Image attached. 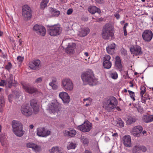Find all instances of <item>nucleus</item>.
Here are the masks:
<instances>
[{
	"label": "nucleus",
	"mask_w": 153,
	"mask_h": 153,
	"mask_svg": "<svg viewBox=\"0 0 153 153\" xmlns=\"http://www.w3.org/2000/svg\"><path fill=\"white\" fill-rule=\"evenodd\" d=\"M128 23H126L124 24L123 27V29H126V28L128 26Z\"/></svg>",
	"instance_id": "60"
},
{
	"label": "nucleus",
	"mask_w": 153,
	"mask_h": 153,
	"mask_svg": "<svg viewBox=\"0 0 153 153\" xmlns=\"http://www.w3.org/2000/svg\"><path fill=\"white\" fill-rule=\"evenodd\" d=\"M117 126L120 127H123L124 126V123L120 118H117L116 120Z\"/></svg>",
	"instance_id": "31"
},
{
	"label": "nucleus",
	"mask_w": 153,
	"mask_h": 153,
	"mask_svg": "<svg viewBox=\"0 0 153 153\" xmlns=\"http://www.w3.org/2000/svg\"><path fill=\"white\" fill-rule=\"evenodd\" d=\"M48 33L52 36L59 35L61 32L62 29L59 25L50 26L48 29Z\"/></svg>",
	"instance_id": "6"
},
{
	"label": "nucleus",
	"mask_w": 153,
	"mask_h": 153,
	"mask_svg": "<svg viewBox=\"0 0 153 153\" xmlns=\"http://www.w3.org/2000/svg\"><path fill=\"white\" fill-rule=\"evenodd\" d=\"M140 94L142 96L145 93L146 91V88L144 86H141L140 87Z\"/></svg>",
	"instance_id": "41"
},
{
	"label": "nucleus",
	"mask_w": 153,
	"mask_h": 153,
	"mask_svg": "<svg viewBox=\"0 0 153 153\" xmlns=\"http://www.w3.org/2000/svg\"><path fill=\"white\" fill-rule=\"evenodd\" d=\"M92 124L89 122H84L82 125L78 126L77 129L83 132L89 131L91 128Z\"/></svg>",
	"instance_id": "13"
},
{
	"label": "nucleus",
	"mask_w": 153,
	"mask_h": 153,
	"mask_svg": "<svg viewBox=\"0 0 153 153\" xmlns=\"http://www.w3.org/2000/svg\"><path fill=\"white\" fill-rule=\"evenodd\" d=\"M142 120L146 123H149L153 121V115H144L143 118Z\"/></svg>",
	"instance_id": "23"
},
{
	"label": "nucleus",
	"mask_w": 153,
	"mask_h": 153,
	"mask_svg": "<svg viewBox=\"0 0 153 153\" xmlns=\"http://www.w3.org/2000/svg\"><path fill=\"white\" fill-rule=\"evenodd\" d=\"M137 110L140 113L142 112L143 111L142 108H137Z\"/></svg>",
	"instance_id": "61"
},
{
	"label": "nucleus",
	"mask_w": 153,
	"mask_h": 153,
	"mask_svg": "<svg viewBox=\"0 0 153 153\" xmlns=\"http://www.w3.org/2000/svg\"><path fill=\"white\" fill-rule=\"evenodd\" d=\"M43 79L42 77H39L37 78L34 80V84H38L41 83Z\"/></svg>",
	"instance_id": "38"
},
{
	"label": "nucleus",
	"mask_w": 153,
	"mask_h": 153,
	"mask_svg": "<svg viewBox=\"0 0 153 153\" xmlns=\"http://www.w3.org/2000/svg\"><path fill=\"white\" fill-rule=\"evenodd\" d=\"M124 34L125 36H126L127 35V33L126 29H123Z\"/></svg>",
	"instance_id": "64"
},
{
	"label": "nucleus",
	"mask_w": 153,
	"mask_h": 153,
	"mask_svg": "<svg viewBox=\"0 0 153 153\" xmlns=\"http://www.w3.org/2000/svg\"><path fill=\"white\" fill-rule=\"evenodd\" d=\"M56 80H57V79L56 78H55V77L53 78L52 79L51 82H50L49 83V85H51L52 84H55Z\"/></svg>",
	"instance_id": "45"
},
{
	"label": "nucleus",
	"mask_w": 153,
	"mask_h": 153,
	"mask_svg": "<svg viewBox=\"0 0 153 153\" xmlns=\"http://www.w3.org/2000/svg\"><path fill=\"white\" fill-rule=\"evenodd\" d=\"M76 134V131L74 129L69 130V131H65L64 133L65 136L74 137Z\"/></svg>",
	"instance_id": "25"
},
{
	"label": "nucleus",
	"mask_w": 153,
	"mask_h": 153,
	"mask_svg": "<svg viewBox=\"0 0 153 153\" xmlns=\"http://www.w3.org/2000/svg\"><path fill=\"white\" fill-rule=\"evenodd\" d=\"M4 102V98L3 96H0V104H3Z\"/></svg>",
	"instance_id": "52"
},
{
	"label": "nucleus",
	"mask_w": 153,
	"mask_h": 153,
	"mask_svg": "<svg viewBox=\"0 0 153 153\" xmlns=\"http://www.w3.org/2000/svg\"><path fill=\"white\" fill-rule=\"evenodd\" d=\"M27 147L32 148L36 152L39 151L40 149L39 146L33 143H28L27 144Z\"/></svg>",
	"instance_id": "22"
},
{
	"label": "nucleus",
	"mask_w": 153,
	"mask_h": 153,
	"mask_svg": "<svg viewBox=\"0 0 153 153\" xmlns=\"http://www.w3.org/2000/svg\"><path fill=\"white\" fill-rule=\"evenodd\" d=\"M135 148H137V149L140 150H142V152H145L147 151V148L144 146H135Z\"/></svg>",
	"instance_id": "35"
},
{
	"label": "nucleus",
	"mask_w": 153,
	"mask_h": 153,
	"mask_svg": "<svg viewBox=\"0 0 153 153\" xmlns=\"http://www.w3.org/2000/svg\"><path fill=\"white\" fill-rule=\"evenodd\" d=\"M141 100L142 102L143 103H145L146 102V100L148 99H150V98L149 96H147V97H146L144 96H141Z\"/></svg>",
	"instance_id": "43"
},
{
	"label": "nucleus",
	"mask_w": 153,
	"mask_h": 153,
	"mask_svg": "<svg viewBox=\"0 0 153 153\" xmlns=\"http://www.w3.org/2000/svg\"><path fill=\"white\" fill-rule=\"evenodd\" d=\"M114 16L117 19H118L120 18V16L118 11L116 12L114 14Z\"/></svg>",
	"instance_id": "50"
},
{
	"label": "nucleus",
	"mask_w": 153,
	"mask_h": 153,
	"mask_svg": "<svg viewBox=\"0 0 153 153\" xmlns=\"http://www.w3.org/2000/svg\"><path fill=\"white\" fill-rule=\"evenodd\" d=\"M116 45L113 43L110 44L106 47V51L108 53L110 54H113L114 53L115 48Z\"/></svg>",
	"instance_id": "21"
},
{
	"label": "nucleus",
	"mask_w": 153,
	"mask_h": 153,
	"mask_svg": "<svg viewBox=\"0 0 153 153\" xmlns=\"http://www.w3.org/2000/svg\"><path fill=\"white\" fill-rule=\"evenodd\" d=\"M49 112L52 115L57 116L59 111V104L56 102L54 103L51 102L49 106Z\"/></svg>",
	"instance_id": "10"
},
{
	"label": "nucleus",
	"mask_w": 153,
	"mask_h": 153,
	"mask_svg": "<svg viewBox=\"0 0 153 153\" xmlns=\"http://www.w3.org/2000/svg\"><path fill=\"white\" fill-rule=\"evenodd\" d=\"M88 11L92 14H94L96 12L100 13V10L95 6H91L88 9Z\"/></svg>",
	"instance_id": "24"
},
{
	"label": "nucleus",
	"mask_w": 153,
	"mask_h": 153,
	"mask_svg": "<svg viewBox=\"0 0 153 153\" xmlns=\"http://www.w3.org/2000/svg\"><path fill=\"white\" fill-rule=\"evenodd\" d=\"M91 98L90 97H89L88 98L84 99L83 100L84 101H86L88 100L89 102V103H90L91 101Z\"/></svg>",
	"instance_id": "59"
},
{
	"label": "nucleus",
	"mask_w": 153,
	"mask_h": 153,
	"mask_svg": "<svg viewBox=\"0 0 153 153\" xmlns=\"http://www.w3.org/2000/svg\"><path fill=\"white\" fill-rule=\"evenodd\" d=\"M12 64L11 62H9L8 64L5 67V69L10 71L12 68Z\"/></svg>",
	"instance_id": "39"
},
{
	"label": "nucleus",
	"mask_w": 153,
	"mask_h": 153,
	"mask_svg": "<svg viewBox=\"0 0 153 153\" xmlns=\"http://www.w3.org/2000/svg\"><path fill=\"white\" fill-rule=\"evenodd\" d=\"M52 87L53 89L56 90L58 88V86L55 84L50 85Z\"/></svg>",
	"instance_id": "53"
},
{
	"label": "nucleus",
	"mask_w": 153,
	"mask_h": 153,
	"mask_svg": "<svg viewBox=\"0 0 153 153\" xmlns=\"http://www.w3.org/2000/svg\"><path fill=\"white\" fill-rule=\"evenodd\" d=\"M8 83V86L10 88L12 86L13 84V80H7Z\"/></svg>",
	"instance_id": "48"
},
{
	"label": "nucleus",
	"mask_w": 153,
	"mask_h": 153,
	"mask_svg": "<svg viewBox=\"0 0 153 153\" xmlns=\"http://www.w3.org/2000/svg\"><path fill=\"white\" fill-rule=\"evenodd\" d=\"M59 148L58 147H53L49 150L50 153H54L56 151H59Z\"/></svg>",
	"instance_id": "42"
},
{
	"label": "nucleus",
	"mask_w": 153,
	"mask_h": 153,
	"mask_svg": "<svg viewBox=\"0 0 153 153\" xmlns=\"http://www.w3.org/2000/svg\"><path fill=\"white\" fill-rule=\"evenodd\" d=\"M73 12V10L72 9H69L67 12V14L68 15H70Z\"/></svg>",
	"instance_id": "55"
},
{
	"label": "nucleus",
	"mask_w": 153,
	"mask_h": 153,
	"mask_svg": "<svg viewBox=\"0 0 153 153\" xmlns=\"http://www.w3.org/2000/svg\"><path fill=\"white\" fill-rule=\"evenodd\" d=\"M13 76L11 74H10L9 75V78L7 80H13Z\"/></svg>",
	"instance_id": "57"
},
{
	"label": "nucleus",
	"mask_w": 153,
	"mask_h": 153,
	"mask_svg": "<svg viewBox=\"0 0 153 153\" xmlns=\"http://www.w3.org/2000/svg\"><path fill=\"white\" fill-rule=\"evenodd\" d=\"M96 2L98 4H101L104 3V1L103 0H95Z\"/></svg>",
	"instance_id": "56"
},
{
	"label": "nucleus",
	"mask_w": 153,
	"mask_h": 153,
	"mask_svg": "<svg viewBox=\"0 0 153 153\" xmlns=\"http://www.w3.org/2000/svg\"><path fill=\"white\" fill-rule=\"evenodd\" d=\"M128 92L129 94L130 95L133 96V95L134 94V93L132 91H130V90H128Z\"/></svg>",
	"instance_id": "58"
},
{
	"label": "nucleus",
	"mask_w": 153,
	"mask_h": 153,
	"mask_svg": "<svg viewBox=\"0 0 153 153\" xmlns=\"http://www.w3.org/2000/svg\"><path fill=\"white\" fill-rule=\"evenodd\" d=\"M137 119L134 117L131 116L128 118L126 122L128 124H131L134 123Z\"/></svg>",
	"instance_id": "29"
},
{
	"label": "nucleus",
	"mask_w": 153,
	"mask_h": 153,
	"mask_svg": "<svg viewBox=\"0 0 153 153\" xmlns=\"http://www.w3.org/2000/svg\"><path fill=\"white\" fill-rule=\"evenodd\" d=\"M59 96H69L67 93L62 91L59 93Z\"/></svg>",
	"instance_id": "47"
},
{
	"label": "nucleus",
	"mask_w": 153,
	"mask_h": 153,
	"mask_svg": "<svg viewBox=\"0 0 153 153\" xmlns=\"http://www.w3.org/2000/svg\"><path fill=\"white\" fill-rule=\"evenodd\" d=\"M113 27L110 24H107L103 27L102 30V35L104 39H109L110 37L112 38L114 36Z\"/></svg>",
	"instance_id": "3"
},
{
	"label": "nucleus",
	"mask_w": 153,
	"mask_h": 153,
	"mask_svg": "<svg viewBox=\"0 0 153 153\" xmlns=\"http://www.w3.org/2000/svg\"><path fill=\"white\" fill-rule=\"evenodd\" d=\"M75 144L73 143H71L69 146L67 147V148L68 149H75Z\"/></svg>",
	"instance_id": "40"
},
{
	"label": "nucleus",
	"mask_w": 153,
	"mask_h": 153,
	"mask_svg": "<svg viewBox=\"0 0 153 153\" xmlns=\"http://www.w3.org/2000/svg\"><path fill=\"white\" fill-rule=\"evenodd\" d=\"M51 131L45 128H39L37 129V135L40 137H46L50 135Z\"/></svg>",
	"instance_id": "15"
},
{
	"label": "nucleus",
	"mask_w": 153,
	"mask_h": 153,
	"mask_svg": "<svg viewBox=\"0 0 153 153\" xmlns=\"http://www.w3.org/2000/svg\"><path fill=\"white\" fill-rule=\"evenodd\" d=\"M22 96H17L16 98H15V99L17 101L19 100V101H21L22 100Z\"/></svg>",
	"instance_id": "51"
},
{
	"label": "nucleus",
	"mask_w": 153,
	"mask_h": 153,
	"mask_svg": "<svg viewBox=\"0 0 153 153\" xmlns=\"http://www.w3.org/2000/svg\"><path fill=\"white\" fill-rule=\"evenodd\" d=\"M111 58V56L109 55H105L104 57L103 62H111L110 61Z\"/></svg>",
	"instance_id": "37"
},
{
	"label": "nucleus",
	"mask_w": 153,
	"mask_h": 153,
	"mask_svg": "<svg viewBox=\"0 0 153 153\" xmlns=\"http://www.w3.org/2000/svg\"><path fill=\"white\" fill-rule=\"evenodd\" d=\"M112 136L113 137H117L118 136V134L117 133H116L113 134Z\"/></svg>",
	"instance_id": "63"
},
{
	"label": "nucleus",
	"mask_w": 153,
	"mask_h": 153,
	"mask_svg": "<svg viewBox=\"0 0 153 153\" xmlns=\"http://www.w3.org/2000/svg\"><path fill=\"white\" fill-rule=\"evenodd\" d=\"M37 102V101L35 99L32 100L30 101V106L33 108V112L35 114H36L39 111Z\"/></svg>",
	"instance_id": "20"
},
{
	"label": "nucleus",
	"mask_w": 153,
	"mask_h": 153,
	"mask_svg": "<svg viewBox=\"0 0 153 153\" xmlns=\"http://www.w3.org/2000/svg\"><path fill=\"white\" fill-rule=\"evenodd\" d=\"M81 78L83 82H86L90 85H94L97 83V79L95 78L93 72L89 70L83 73Z\"/></svg>",
	"instance_id": "1"
},
{
	"label": "nucleus",
	"mask_w": 153,
	"mask_h": 153,
	"mask_svg": "<svg viewBox=\"0 0 153 153\" xmlns=\"http://www.w3.org/2000/svg\"><path fill=\"white\" fill-rule=\"evenodd\" d=\"M64 103H68L70 100V96H59Z\"/></svg>",
	"instance_id": "32"
},
{
	"label": "nucleus",
	"mask_w": 153,
	"mask_h": 153,
	"mask_svg": "<svg viewBox=\"0 0 153 153\" xmlns=\"http://www.w3.org/2000/svg\"><path fill=\"white\" fill-rule=\"evenodd\" d=\"M130 51L132 54L135 55L141 54L142 52L141 48L138 46L136 45L130 48Z\"/></svg>",
	"instance_id": "17"
},
{
	"label": "nucleus",
	"mask_w": 153,
	"mask_h": 153,
	"mask_svg": "<svg viewBox=\"0 0 153 153\" xmlns=\"http://www.w3.org/2000/svg\"><path fill=\"white\" fill-rule=\"evenodd\" d=\"M12 126L13 132L16 135L19 137L23 135L25 131L23 130V126L21 122L14 120L12 122Z\"/></svg>",
	"instance_id": "4"
},
{
	"label": "nucleus",
	"mask_w": 153,
	"mask_h": 153,
	"mask_svg": "<svg viewBox=\"0 0 153 153\" xmlns=\"http://www.w3.org/2000/svg\"><path fill=\"white\" fill-rule=\"evenodd\" d=\"M89 31L88 28L87 27L83 28L80 31L79 35L80 36H85L89 33Z\"/></svg>",
	"instance_id": "26"
},
{
	"label": "nucleus",
	"mask_w": 153,
	"mask_h": 153,
	"mask_svg": "<svg viewBox=\"0 0 153 153\" xmlns=\"http://www.w3.org/2000/svg\"><path fill=\"white\" fill-rule=\"evenodd\" d=\"M142 36L144 40L146 42H149L152 39L153 34L151 30H146L143 33Z\"/></svg>",
	"instance_id": "14"
},
{
	"label": "nucleus",
	"mask_w": 153,
	"mask_h": 153,
	"mask_svg": "<svg viewBox=\"0 0 153 153\" xmlns=\"http://www.w3.org/2000/svg\"><path fill=\"white\" fill-rule=\"evenodd\" d=\"M28 65L31 69L33 70H38L41 67V62L39 59H36L30 62Z\"/></svg>",
	"instance_id": "12"
},
{
	"label": "nucleus",
	"mask_w": 153,
	"mask_h": 153,
	"mask_svg": "<svg viewBox=\"0 0 153 153\" xmlns=\"http://www.w3.org/2000/svg\"><path fill=\"white\" fill-rule=\"evenodd\" d=\"M0 141L2 146L5 145L6 142V138L5 136L2 135L0 136Z\"/></svg>",
	"instance_id": "33"
},
{
	"label": "nucleus",
	"mask_w": 153,
	"mask_h": 153,
	"mask_svg": "<svg viewBox=\"0 0 153 153\" xmlns=\"http://www.w3.org/2000/svg\"><path fill=\"white\" fill-rule=\"evenodd\" d=\"M23 41L21 40V39H19V45L20 46H21L22 45V43Z\"/></svg>",
	"instance_id": "62"
},
{
	"label": "nucleus",
	"mask_w": 153,
	"mask_h": 153,
	"mask_svg": "<svg viewBox=\"0 0 153 153\" xmlns=\"http://www.w3.org/2000/svg\"><path fill=\"white\" fill-rule=\"evenodd\" d=\"M143 130V128L141 126H136L132 128L131 134L134 136L139 137L140 136Z\"/></svg>",
	"instance_id": "16"
},
{
	"label": "nucleus",
	"mask_w": 153,
	"mask_h": 153,
	"mask_svg": "<svg viewBox=\"0 0 153 153\" xmlns=\"http://www.w3.org/2000/svg\"><path fill=\"white\" fill-rule=\"evenodd\" d=\"M49 0H42L40 4V8L42 9H44L47 6Z\"/></svg>",
	"instance_id": "30"
},
{
	"label": "nucleus",
	"mask_w": 153,
	"mask_h": 153,
	"mask_svg": "<svg viewBox=\"0 0 153 153\" xmlns=\"http://www.w3.org/2000/svg\"><path fill=\"white\" fill-rule=\"evenodd\" d=\"M50 11L52 15L54 16H58L60 14V12L55 9L51 8L50 9Z\"/></svg>",
	"instance_id": "28"
},
{
	"label": "nucleus",
	"mask_w": 153,
	"mask_h": 153,
	"mask_svg": "<svg viewBox=\"0 0 153 153\" xmlns=\"http://www.w3.org/2000/svg\"><path fill=\"white\" fill-rule=\"evenodd\" d=\"M124 145L126 147H130L131 145V137L128 135L124 136L123 138Z\"/></svg>",
	"instance_id": "19"
},
{
	"label": "nucleus",
	"mask_w": 153,
	"mask_h": 153,
	"mask_svg": "<svg viewBox=\"0 0 153 153\" xmlns=\"http://www.w3.org/2000/svg\"><path fill=\"white\" fill-rule=\"evenodd\" d=\"M21 111L22 113L26 117H29L31 116L33 111L32 108H30L28 104H24L21 106Z\"/></svg>",
	"instance_id": "9"
},
{
	"label": "nucleus",
	"mask_w": 153,
	"mask_h": 153,
	"mask_svg": "<svg viewBox=\"0 0 153 153\" xmlns=\"http://www.w3.org/2000/svg\"><path fill=\"white\" fill-rule=\"evenodd\" d=\"M115 59V66L120 69H122V65L120 57L118 56H117L116 57Z\"/></svg>",
	"instance_id": "27"
},
{
	"label": "nucleus",
	"mask_w": 153,
	"mask_h": 153,
	"mask_svg": "<svg viewBox=\"0 0 153 153\" xmlns=\"http://www.w3.org/2000/svg\"><path fill=\"white\" fill-rule=\"evenodd\" d=\"M23 87L25 91L30 94H32L35 93L37 95H41L42 94V93L40 91H39L33 86L27 84L23 85Z\"/></svg>",
	"instance_id": "8"
},
{
	"label": "nucleus",
	"mask_w": 153,
	"mask_h": 153,
	"mask_svg": "<svg viewBox=\"0 0 153 153\" xmlns=\"http://www.w3.org/2000/svg\"><path fill=\"white\" fill-rule=\"evenodd\" d=\"M118 103L117 99L114 96H110L105 99L103 101V107L108 111H111L115 108Z\"/></svg>",
	"instance_id": "2"
},
{
	"label": "nucleus",
	"mask_w": 153,
	"mask_h": 153,
	"mask_svg": "<svg viewBox=\"0 0 153 153\" xmlns=\"http://www.w3.org/2000/svg\"><path fill=\"white\" fill-rule=\"evenodd\" d=\"M17 61L19 62H22L24 60V58L23 57L20 56H18L17 58Z\"/></svg>",
	"instance_id": "44"
},
{
	"label": "nucleus",
	"mask_w": 153,
	"mask_h": 153,
	"mask_svg": "<svg viewBox=\"0 0 153 153\" xmlns=\"http://www.w3.org/2000/svg\"><path fill=\"white\" fill-rule=\"evenodd\" d=\"M7 84L6 82L4 80H1L0 82V86H3Z\"/></svg>",
	"instance_id": "46"
},
{
	"label": "nucleus",
	"mask_w": 153,
	"mask_h": 153,
	"mask_svg": "<svg viewBox=\"0 0 153 153\" xmlns=\"http://www.w3.org/2000/svg\"><path fill=\"white\" fill-rule=\"evenodd\" d=\"M139 150L138 149H137V148H135V146L133 151V153H140L139 151Z\"/></svg>",
	"instance_id": "54"
},
{
	"label": "nucleus",
	"mask_w": 153,
	"mask_h": 153,
	"mask_svg": "<svg viewBox=\"0 0 153 153\" xmlns=\"http://www.w3.org/2000/svg\"><path fill=\"white\" fill-rule=\"evenodd\" d=\"M83 143L84 144H88V139L87 138H85L83 140Z\"/></svg>",
	"instance_id": "49"
},
{
	"label": "nucleus",
	"mask_w": 153,
	"mask_h": 153,
	"mask_svg": "<svg viewBox=\"0 0 153 153\" xmlns=\"http://www.w3.org/2000/svg\"><path fill=\"white\" fill-rule=\"evenodd\" d=\"M109 75L110 77L114 79H116L118 77L117 74L115 72L110 73Z\"/></svg>",
	"instance_id": "36"
},
{
	"label": "nucleus",
	"mask_w": 153,
	"mask_h": 153,
	"mask_svg": "<svg viewBox=\"0 0 153 153\" xmlns=\"http://www.w3.org/2000/svg\"><path fill=\"white\" fill-rule=\"evenodd\" d=\"M103 66L104 68L106 69H109L111 66V62H103Z\"/></svg>",
	"instance_id": "34"
},
{
	"label": "nucleus",
	"mask_w": 153,
	"mask_h": 153,
	"mask_svg": "<svg viewBox=\"0 0 153 153\" xmlns=\"http://www.w3.org/2000/svg\"><path fill=\"white\" fill-rule=\"evenodd\" d=\"M33 30L37 34L42 36H45L46 33V30L43 26L36 25L33 27Z\"/></svg>",
	"instance_id": "11"
},
{
	"label": "nucleus",
	"mask_w": 153,
	"mask_h": 153,
	"mask_svg": "<svg viewBox=\"0 0 153 153\" xmlns=\"http://www.w3.org/2000/svg\"><path fill=\"white\" fill-rule=\"evenodd\" d=\"M61 86L65 91H71L73 89L74 84L70 79L65 78L61 81Z\"/></svg>",
	"instance_id": "5"
},
{
	"label": "nucleus",
	"mask_w": 153,
	"mask_h": 153,
	"mask_svg": "<svg viewBox=\"0 0 153 153\" xmlns=\"http://www.w3.org/2000/svg\"><path fill=\"white\" fill-rule=\"evenodd\" d=\"M32 14L31 9L28 5H25L22 7V16L25 20L30 19Z\"/></svg>",
	"instance_id": "7"
},
{
	"label": "nucleus",
	"mask_w": 153,
	"mask_h": 153,
	"mask_svg": "<svg viewBox=\"0 0 153 153\" xmlns=\"http://www.w3.org/2000/svg\"><path fill=\"white\" fill-rule=\"evenodd\" d=\"M76 44L74 43H70L65 49V51L66 53L69 54H73L74 53V49Z\"/></svg>",
	"instance_id": "18"
}]
</instances>
